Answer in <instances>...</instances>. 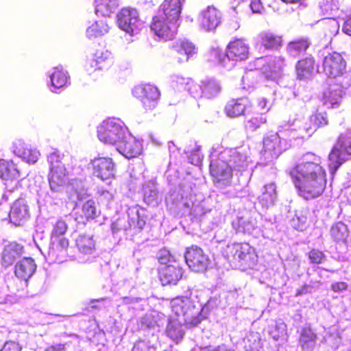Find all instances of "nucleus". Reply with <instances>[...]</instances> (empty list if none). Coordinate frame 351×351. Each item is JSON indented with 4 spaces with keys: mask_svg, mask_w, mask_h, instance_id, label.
<instances>
[{
    "mask_svg": "<svg viewBox=\"0 0 351 351\" xmlns=\"http://www.w3.org/2000/svg\"><path fill=\"white\" fill-rule=\"evenodd\" d=\"M132 94L141 101L146 110H152L156 107L160 95L158 88L151 84L135 86L132 90Z\"/></svg>",
    "mask_w": 351,
    "mask_h": 351,
    "instance_id": "obj_13",
    "label": "nucleus"
},
{
    "mask_svg": "<svg viewBox=\"0 0 351 351\" xmlns=\"http://www.w3.org/2000/svg\"><path fill=\"white\" fill-rule=\"evenodd\" d=\"M119 27L130 35L138 34L143 27L138 11L132 8H124L117 15Z\"/></svg>",
    "mask_w": 351,
    "mask_h": 351,
    "instance_id": "obj_10",
    "label": "nucleus"
},
{
    "mask_svg": "<svg viewBox=\"0 0 351 351\" xmlns=\"http://www.w3.org/2000/svg\"><path fill=\"white\" fill-rule=\"evenodd\" d=\"M256 70H261L265 77L276 80L280 75L285 65V59L281 56L274 58H259L256 60Z\"/></svg>",
    "mask_w": 351,
    "mask_h": 351,
    "instance_id": "obj_16",
    "label": "nucleus"
},
{
    "mask_svg": "<svg viewBox=\"0 0 351 351\" xmlns=\"http://www.w3.org/2000/svg\"><path fill=\"white\" fill-rule=\"evenodd\" d=\"M111 63V53L107 50H97L88 64L93 71L105 69Z\"/></svg>",
    "mask_w": 351,
    "mask_h": 351,
    "instance_id": "obj_39",
    "label": "nucleus"
},
{
    "mask_svg": "<svg viewBox=\"0 0 351 351\" xmlns=\"http://www.w3.org/2000/svg\"><path fill=\"white\" fill-rule=\"evenodd\" d=\"M173 49L178 54V61L180 63L187 62L197 53V49L191 42L186 40H179L173 45Z\"/></svg>",
    "mask_w": 351,
    "mask_h": 351,
    "instance_id": "obj_29",
    "label": "nucleus"
},
{
    "mask_svg": "<svg viewBox=\"0 0 351 351\" xmlns=\"http://www.w3.org/2000/svg\"><path fill=\"white\" fill-rule=\"evenodd\" d=\"M150 347L145 341H139L136 342L132 348V351H149Z\"/></svg>",
    "mask_w": 351,
    "mask_h": 351,
    "instance_id": "obj_63",
    "label": "nucleus"
},
{
    "mask_svg": "<svg viewBox=\"0 0 351 351\" xmlns=\"http://www.w3.org/2000/svg\"><path fill=\"white\" fill-rule=\"evenodd\" d=\"M217 298H211L207 302V303L204 306L201 305V311L212 310L214 308H215L217 306Z\"/></svg>",
    "mask_w": 351,
    "mask_h": 351,
    "instance_id": "obj_64",
    "label": "nucleus"
},
{
    "mask_svg": "<svg viewBox=\"0 0 351 351\" xmlns=\"http://www.w3.org/2000/svg\"><path fill=\"white\" fill-rule=\"evenodd\" d=\"M200 93L194 95V97H204L208 99L218 95L221 87L218 81L213 78H206L201 81L198 85Z\"/></svg>",
    "mask_w": 351,
    "mask_h": 351,
    "instance_id": "obj_36",
    "label": "nucleus"
},
{
    "mask_svg": "<svg viewBox=\"0 0 351 351\" xmlns=\"http://www.w3.org/2000/svg\"><path fill=\"white\" fill-rule=\"evenodd\" d=\"M351 157V136L341 134L328 156V167L332 173Z\"/></svg>",
    "mask_w": 351,
    "mask_h": 351,
    "instance_id": "obj_9",
    "label": "nucleus"
},
{
    "mask_svg": "<svg viewBox=\"0 0 351 351\" xmlns=\"http://www.w3.org/2000/svg\"><path fill=\"white\" fill-rule=\"evenodd\" d=\"M128 228L143 229L145 224V210L138 205L131 206L128 210ZM124 219H118L112 222L111 230L113 234H116L123 230H126L128 226L125 225Z\"/></svg>",
    "mask_w": 351,
    "mask_h": 351,
    "instance_id": "obj_11",
    "label": "nucleus"
},
{
    "mask_svg": "<svg viewBox=\"0 0 351 351\" xmlns=\"http://www.w3.org/2000/svg\"><path fill=\"white\" fill-rule=\"evenodd\" d=\"M184 324L182 319L171 316L166 326L165 332L167 336L173 341H178L181 340L184 335Z\"/></svg>",
    "mask_w": 351,
    "mask_h": 351,
    "instance_id": "obj_38",
    "label": "nucleus"
},
{
    "mask_svg": "<svg viewBox=\"0 0 351 351\" xmlns=\"http://www.w3.org/2000/svg\"><path fill=\"white\" fill-rule=\"evenodd\" d=\"M49 165L48 180L51 191L59 192L68 181L65 168V156L58 151H53L47 156Z\"/></svg>",
    "mask_w": 351,
    "mask_h": 351,
    "instance_id": "obj_5",
    "label": "nucleus"
},
{
    "mask_svg": "<svg viewBox=\"0 0 351 351\" xmlns=\"http://www.w3.org/2000/svg\"><path fill=\"white\" fill-rule=\"evenodd\" d=\"M306 125V121L297 119L282 123L279 126L278 131L286 143L287 139L304 138L306 136H311V134Z\"/></svg>",
    "mask_w": 351,
    "mask_h": 351,
    "instance_id": "obj_14",
    "label": "nucleus"
},
{
    "mask_svg": "<svg viewBox=\"0 0 351 351\" xmlns=\"http://www.w3.org/2000/svg\"><path fill=\"white\" fill-rule=\"evenodd\" d=\"M191 79L184 77L178 75H172L171 76V86L177 91H184L190 90Z\"/></svg>",
    "mask_w": 351,
    "mask_h": 351,
    "instance_id": "obj_52",
    "label": "nucleus"
},
{
    "mask_svg": "<svg viewBox=\"0 0 351 351\" xmlns=\"http://www.w3.org/2000/svg\"><path fill=\"white\" fill-rule=\"evenodd\" d=\"M185 0H165L161 5L162 11L158 14L167 19L178 22L182 11V5Z\"/></svg>",
    "mask_w": 351,
    "mask_h": 351,
    "instance_id": "obj_37",
    "label": "nucleus"
},
{
    "mask_svg": "<svg viewBox=\"0 0 351 351\" xmlns=\"http://www.w3.org/2000/svg\"><path fill=\"white\" fill-rule=\"evenodd\" d=\"M50 78L51 86H49L51 92L57 93L62 89L69 82L68 73L65 71L62 66L53 67L48 71Z\"/></svg>",
    "mask_w": 351,
    "mask_h": 351,
    "instance_id": "obj_28",
    "label": "nucleus"
},
{
    "mask_svg": "<svg viewBox=\"0 0 351 351\" xmlns=\"http://www.w3.org/2000/svg\"><path fill=\"white\" fill-rule=\"evenodd\" d=\"M75 245L82 256L81 261H90V256L95 252V241L93 237L87 234L80 235L75 240Z\"/></svg>",
    "mask_w": 351,
    "mask_h": 351,
    "instance_id": "obj_27",
    "label": "nucleus"
},
{
    "mask_svg": "<svg viewBox=\"0 0 351 351\" xmlns=\"http://www.w3.org/2000/svg\"><path fill=\"white\" fill-rule=\"evenodd\" d=\"M257 39L260 43L267 49L277 48L280 45L282 42L281 37L269 32H263L260 33L257 36Z\"/></svg>",
    "mask_w": 351,
    "mask_h": 351,
    "instance_id": "obj_48",
    "label": "nucleus"
},
{
    "mask_svg": "<svg viewBox=\"0 0 351 351\" xmlns=\"http://www.w3.org/2000/svg\"><path fill=\"white\" fill-rule=\"evenodd\" d=\"M10 149L17 157L28 163H35L40 154L36 148H32L25 144L23 140L17 138L12 141Z\"/></svg>",
    "mask_w": 351,
    "mask_h": 351,
    "instance_id": "obj_23",
    "label": "nucleus"
},
{
    "mask_svg": "<svg viewBox=\"0 0 351 351\" xmlns=\"http://www.w3.org/2000/svg\"><path fill=\"white\" fill-rule=\"evenodd\" d=\"M265 122L266 119L265 117H253L246 121L245 128L248 130L254 131Z\"/></svg>",
    "mask_w": 351,
    "mask_h": 351,
    "instance_id": "obj_55",
    "label": "nucleus"
},
{
    "mask_svg": "<svg viewBox=\"0 0 351 351\" xmlns=\"http://www.w3.org/2000/svg\"><path fill=\"white\" fill-rule=\"evenodd\" d=\"M251 109L250 101L245 97L233 99L228 102L225 107L226 114L230 117H237L244 114Z\"/></svg>",
    "mask_w": 351,
    "mask_h": 351,
    "instance_id": "obj_32",
    "label": "nucleus"
},
{
    "mask_svg": "<svg viewBox=\"0 0 351 351\" xmlns=\"http://www.w3.org/2000/svg\"><path fill=\"white\" fill-rule=\"evenodd\" d=\"M158 258L161 264H166L170 261L171 254L168 250H161L158 253Z\"/></svg>",
    "mask_w": 351,
    "mask_h": 351,
    "instance_id": "obj_62",
    "label": "nucleus"
},
{
    "mask_svg": "<svg viewBox=\"0 0 351 351\" xmlns=\"http://www.w3.org/2000/svg\"><path fill=\"white\" fill-rule=\"evenodd\" d=\"M182 204L184 208V213L191 215L195 218H201L210 211V210L205 208L204 203L202 202L189 200Z\"/></svg>",
    "mask_w": 351,
    "mask_h": 351,
    "instance_id": "obj_45",
    "label": "nucleus"
},
{
    "mask_svg": "<svg viewBox=\"0 0 351 351\" xmlns=\"http://www.w3.org/2000/svg\"><path fill=\"white\" fill-rule=\"evenodd\" d=\"M319 57L322 66L318 67V71L322 69V72L331 80L348 89L351 93V71H346V62L342 56L337 52L320 51Z\"/></svg>",
    "mask_w": 351,
    "mask_h": 351,
    "instance_id": "obj_2",
    "label": "nucleus"
},
{
    "mask_svg": "<svg viewBox=\"0 0 351 351\" xmlns=\"http://www.w3.org/2000/svg\"><path fill=\"white\" fill-rule=\"evenodd\" d=\"M307 122V128L310 134L312 135L317 128L324 126L328 124L327 116L326 112H316L309 117Z\"/></svg>",
    "mask_w": 351,
    "mask_h": 351,
    "instance_id": "obj_50",
    "label": "nucleus"
},
{
    "mask_svg": "<svg viewBox=\"0 0 351 351\" xmlns=\"http://www.w3.org/2000/svg\"><path fill=\"white\" fill-rule=\"evenodd\" d=\"M321 158L306 153L293 167L288 170L300 196L305 199L316 198L324 191L326 171L321 165Z\"/></svg>",
    "mask_w": 351,
    "mask_h": 351,
    "instance_id": "obj_1",
    "label": "nucleus"
},
{
    "mask_svg": "<svg viewBox=\"0 0 351 351\" xmlns=\"http://www.w3.org/2000/svg\"><path fill=\"white\" fill-rule=\"evenodd\" d=\"M118 5V0H95V10L98 16H109Z\"/></svg>",
    "mask_w": 351,
    "mask_h": 351,
    "instance_id": "obj_44",
    "label": "nucleus"
},
{
    "mask_svg": "<svg viewBox=\"0 0 351 351\" xmlns=\"http://www.w3.org/2000/svg\"><path fill=\"white\" fill-rule=\"evenodd\" d=\"M69 240L65 237H51L48 256L53 262L62 263L67 254Z\"/></svg>",
    "mask_w": 351,
    "mask_h": 351,
    "instance_id": "obj_25",
    "label": "nucleus"
},
{
    "mask_svg": "<svg viewBox=\"0 0 351 351\" xmlns=\"http://www.w3.org/2000/svg\"><path fill=\"white\" fill-rule=\"evenodd\" d=\"M67 228L66 223L63 219H59L53 225L51 237H64V234L66 233Z\"/></svg>",
    "mask_w": 351,
    "mask_h": 351,
    "instance_id": "obj_53",
    "label": "nucleus"
},
{
    "mask_svg": "<svg viewBox=\"0 0 351 351\" xmlns=\"http://www.w3.org/2000/svg\"><path fill=\"white\" fill-rule=\"evenodd\" d=\"M188 158L191 164L194 165H198L203 158V156L200 153L199 148L196 147L191 152L190 155L188 156Z\"/></svg>",
    "mask_w": 351,
    "mask_h": 351,
    "instance_id": "obj_57",
    "label": "nucleus"
},
{
    "mask_svg": "<svg viewBox=\"0 0 351 351\" xmlns=\"http://www.w3.org/2000/svg\"><path fill=\"white\" fill-rule=\"evenodd\" d=\"M20 344L14 341H6L0 351H21Z\"/></svg>",
    "mask_w": 351,
    "mask_h": 351,
    "instance_id": "obj_60",
    "label": "nucleus"
},
{
    "mask_svg": "<svg viewBox=\"0 0 351 351\" xmlns=\"http://www.w3.org/2000/svg\"><path fill=\"white\" fill-rule=\"evenodd\" d=\"M143 199L147 204H156L158 191L154 180L145 182L143 185Z\"/></svg>",
    "mask_w": 351,
    "mask_h": 351,
    "instance_id": "obj_46",
    "label": "nucleus"
},
{
    "mask_svg": "<svg viewBox=\"0 0 351 351\" xmlns=\"http://www.w3.org/2000/svg\"><path fill=\"white\" fill-rule=\"evenodd\" d=\"M82 212L86 219H94L97 216V210L93 200H88L82 206Z\"/></svg>",
    "mask_w": 351,
    "mask_h": 351,
    "instance_id": "obj_54",
    "label": "nucleus"
},
{
    "mask_svg": "<svg viewBox=\"0 0 351 351\" xmlns=\"http://www.w3.org/2000/svg\"><path fill=\"white\" fill-rule=\"evenodd\" d=\"M309 45L310 42L307 38L298 39L288 44L287 51L290 56L297 57L304 53Z\"/></svg>",
    "mask_w": 351,
    "mask_h": 351,
    "instance_id": "obj_49",
    "label": "nucleus"
},
{
    "mask_svg": "<svg viewBox=\"0 0 351 351\" xmlns=\"http://www.w3.org/2000/svg\"><path fill=\"white\" fill-rule=\"evenodd\" d=\"M221 12L214 6L202 10L197 19L199 28L206 32H213L221 24Z\"/></svg>",
    "mask_w": 351,
    "mask_h": 351,
    "instance_id": "obj_18",
    "label": "nucleus"
},
{
    "mask_svg": "<svg viewBox=\"0 0 351 351\" xmlns=\"http://www.w3.org/2000/svg\"><path fill=\"white\" fill-rule=\"evenodd\" d=\"M346 92L350 94L348 89L341 87L337 84L335 81L330 82L329 87L324 93V100L325 104L333 108L334 105L339 103L343 96V94H345Z\"/></svg>",
    "mask_w": 351,
    "mask_h": 351,
    "instance_id": "obj_33",
    "label": "nucleus"
},
{
    "mask_svg": "<svg viewBox=\"0 0 351 351\" xmlns=\"http://www.w3.org/2000/svg\"><path fill=\"white\" fill-rule=\"evenodd\" d=\"M215 145L220 151V159H226L236 174L240 173L242 175L243 173H246L247 176L250 174L247 172V168L252 163L249 147L242 146L237 148H224L218 144Z\"/></svg>",
    "mask_w": 351,
    "mask_h": 351,
    "instance_id": "obj_6",
    "label": "nucleus"
},
{
    "mask_svg": "<svg viewBox=\"0 0 351 351\" xmlns=\"http://www.w3.org/2000/svg\"><path fill=\"white\" fill-rule=\"evenodd\" d=\"M320 9L324 15L330 17L328 23L330 27L337 31L339 25L337 21L334 19L339 10V2L337 0H322L320 3Z\"/></svg>",
    "mask_w": 351,
    "mask_h": 351,
    "instance_id": "obj_40",
    "label": "nucleus"
},
{
    "mask_svg": "<svg viewBox=\"0 0 351 351\" xmlns=\"http://www.w3.org/2000/svg\"><path fill=\"white\" fill-rule=\"evenodd\" d=\"M279 131L269 133L263 139V156L268 161L277 158L288 147L287 143L282 141Z\"/></svg>",
    "mask_w": 351,
    "mask_h": 351,
    "instance_id": "obj_15",
    "label": "nucleus"
},
{
    "mask_svg": "<svg viewBox=\"0 0 351 351\" xmlns=\"http://www.w3.org/2000/svg\"><path fill=\"white\" fill-rule=\"evenodd\" d=\"M182 269L177 264L166 265L160 272V281L163 285H176L182 278Z\"/></svg>",
    "mask_w": 351,
    "mask_h": 351,
    "instance_id": "obj_35",
    "label": "nucleus"
},
{
    "mask_svg": "<svg viewBox=\"0 0 351 351\" xmlns=\"http://www.w3.org/2000/svg\"><path fill=\"white\" fill-rule=\"evenodd\" d=\"M37 265L35 261L31 257H24L15 265L14 274L20 280L27 285L28 280L36 271Z\"/></svg>",
    "mask_w": 351,
    "mask_h": 351,
    "instance_id": "obj_26",
    "label": "nucleus"
},
{
    "mask_svg": "<svg viewBox=\"0 0 351 351\" xmlns=\"http://www.w3.org/2000/svg\"><path fill=\"white\" fill-rule=\"evenodd\" d=\"M276 198V186L274 183H269L263 186L258 202L262 207L269 208L274 204Z\"/></svg>",
    "mask_w": 351,
    "mask_h": 351,
    "instance_id": "obj_42",
    "label": "nucleus"
},
{
    "mask_svg": "<svg viewBox=\"0 0 351 351\" xmlns=\"http://www.w3.org/2000/svg\"><path fill=\"white\" fill-rule=\"evenodd\" d=\"M184 258L189 267L195 272L204 271L209 263L208 256L197 246L187 248Z\"/></svg>",
    "mask_w": 351,
    "mask_h": 351,
    "instance_id": "obj_19",
    "label": "nucleus"
},
{
    "mask_svg": "<svg viewBox=\"0 0 351 351\" xmlns=\"http://www.w3.org/2000/svg\"><path fill=\"white\" fill-rule=\"evenodd\" d=\"M315 61L312 57H307L298 62L295 70L300 80L308 78L313 72Z\"/></svg>",
    "mask_w": 351,
    "mask_h": 351,
    "instance_id": "obj_43",
    "label": "nucleus"
},
{
    "mask_svg": "<svg viewBox=\"0 0 351 351\" xmlns=\"http://www.w3.org/2000/svg\"><path fill=\"white\" fill-rule=\"evenodd\" d=\"M70 186L75 191L77 197H80L84 194L85 186L82 179H73L70 183Z\"/></svg>",
    "mask_w": 351,
    "mask_h": 351,
    "instance_id": "obj_56",
    "label": "nucleus"
},
{
    "mask_svg": "<svg viewBox=\"0 0 351 351\" xmlns=\"http://www.w3.org/2000/svg\"><path fill=\"white\" fill-rule=\"evenodd\" d=\"M271 106V102L269 99L265 97H261L258 101V107L262 113L267 112Z\"/></svg>",
    "mask_w": 351,
    "mask_h": 351,
    "instance_id": "obj_58",
    "label": "nucleus"
},
{
    "mask_svg": "<svg viewBox=\"0 0 351 351\" xmlns=\"http://www.w3.org/2000/svg\"><path fill=\"white\" fill-rule=\"evenodd\" d=\"M115 147L124 157L132 158L141 154L143 144L141 140L136 138L128 132Z\"/></svg>",
    "mask_w": 351,
    "mask_h": 351,
    "instance_id": "obj_20",
    "label": "nucleus"
},
{
    "mask_svg": "<svg viewBox=\"0 0 351 351\" xmlns=\"http://www.w3.org/2000/svg\"><path fill=\"white\" fill-rule=\"evenodd\" d=\"M93 169V175L105 181L114 177L116 169L112 159L108 157H97L91 160L88 164Z\"/></svg>",
    "mask_w": 351,
    "mask_h": 351,
    "instance_id": "obj_17",
    "label": "nucleus"
},
{
    "mask_svg": "<svg viewBox=\"0 0 351 351\" xmlns=\"http://www.w3.org/2000/svg\"><path fill=\"white\" fill-rule=\"evenodd\" d=\"M226 58H228L226 52L224 53L219 47H211L206 54L208 62L230 70L234 66V62Z\"/></svg>",
    "mask_w": 351,
    "mask_h": 351,
    "instance_id": "obj_34",
    "label": "nucleus"
},
{
    "mask_svg": "<svg viewBox=\"0 0 351 351\" xmlns=\"http://www.w3.org/2000/svg\"><path fill=\"white\" fill-rule=\"evenodd\" d=\"M178 27L177 21L167 19L165 15L158 14L153 17L151 29L156 36L165 40H172Z\"/></svg>",
    "mask_w": 351,
    "mask_h": 351,
    "instance_id": "obj_12",
    "label": "nucleus"
},
{
    "mask_svg": "<svg viewBox=\"0 0 351 351\" xmlns=\"http://www.w3.org/2000/svg\"><path fill=\"white\" fill-rule=\"evenodd\" d=\"M24 253V247L22 245L16 242L6 245L1 254L2 265L5 267L12 265L16 260Z\"/></svg>",
    "mask_w": 351,
    "mask_h": 351,
    "instance_id": "obj_30",
    "label": "nucleus"
},
{
    "mask_svg": "<svg viewBox=\"0 0 351 351\" xmlns=\"http://www.w3.org/2000/svg\"><path fill=\"white\" fill-rule=\"evenodd\" d=\"M229 60L236 63L237 61L245 60L250 55L249 45L243 39H235L230 41L226 49Z\"/></svg>",
    "mask_w": 351,
    "mask_h": 351,
    "instance_id": "obj_24",
    "label": "nucleus"
},
{
    "mask_svg": "<svg viewBox=\"0 0 351 351\" xmlns=\"http://www.w3.org/2000/svg\"><path fill=\"white\" fill-rule=\"evenodd\" d=\"M262 0H252L250 7L253 13L261 14L263 10Z\"/></svg>",
    "mask_w": 351,
    "mask_h": 351,
    "instance_id": "obj_61",
    "label": "nucleus"
},
{
    "mask_svg": "<svg viewBox=\"0 0 351 351\" xmlns=\"http://www.w3.org/2000/svg\"><path fill=\"white\" fill-rule=\"evenodd\" d=\"M110 26L107 20L101 19L94 21L86 29V36L88 39L93 40L101 37L109 32Z\"/></svg>",
    "mask_w": 351,
    "mask_h": 351,
    "instance_id": "obj_41",
    "label": "nucleus"
},
{
    "mask_svg": "<svg viewBox=\"0 0 351 351\" xmlns=\"http://www.w3.org/2000/svg\"><path fill=\"white\" fill-rule=\"evenodd\" d=\"M210 158V172L215 185L220 188L229 186L234 171L226 159H220V151L215 145L212 148Z\"/></svg>",
    "mask_w": 351,
    "mask_h": 351,
    "instance_id": "obj_7",
    "label": "nucleus"
},
{
    "mask_svg": "<svg viewBox=\"0 0 351 351\" xmlns=\"http://www.w3.org/2000/svg\"><path fill=\"white\" fill-rule=\"evenodd\" d=\"M330 234L336 241H345L348 237L347 226L342 222L336 223L330 228Z\"/></svg>",
    "mask_w": 351,
    "mask_h": 351,
    "instance_id": "obj_51",
    "label": "nucleus"
},
{
    "mask_svg": "<svg viewBox=\"0 0 351 351\" xmlns=\"http://www.w3.org/2000/svg\"><path fill=\"white\" fill-rule=\"evenodd\" d=\"M128 132L121 119L108 118L97 128V136L101 142L116 147Z\"/></svg>",
    "mask_w": 351,
    "mask_h": 351,
    "instance_id": "obj_8",
    "label": "nucleus"
},
{
    "mask_svg": "<svg viewBox=\"0 0 351 351\" xmlns=\"http://www.w3.org/2000/svg\"><path fill=\"white\" fill-rule=\"evenodd\" d=\"M29 207L24 198H19L11 206L9 213L10 221L14 225L22 226L29 219Z\"/></svg>",
    "mask_w": 351,
    "mask_h": 351,
    "instance_id": "obj_21",
    "label": "nucleus"
},
{
    "mask_svg": "<svg viewBox=\"0 0 351 351\" xmlns=\"http://www.w3.org/2000/svg\"><path fill=\"white\" fill-rule=\"evenodd\" d=\"M316 339V335L311 328H304L300 337V344L302 350L304 351H312L315 347Z\"/></svg>",
    "mask_w": 351,
    "mask_h": 351,
    "instance_id": "obj_47",
    "label": "nucleus"
},
{
    "mask_svg": "<svg viewBox=\"0 0 351 351\" xmlns=\"http://www.w3.org/2000/svg\"><path fill=\"white\" fill-rule=\"evenodd\" d=\"M308 256L312 263L317 264L321 263L325 258L323 252L317 250L311 251Z\"/></svg>",
    "mask_w": 351,
    "mask_h": 351,
    "instance_id": "obj_59",
    "label": "nucleus"
},
{
    "mask_svg": "<svg viewBox=\"0 0 351 351\" xmlns=\"http://www.w3.org/2000/svg\"><path fill=\"white\" fill-rule=\"evenodd\" d=\"M171 308L175 316L189 326H197L202 319L201 304L190 297L179 296L172 299Z\"/></svg>",
    "mask_w": 351,
    "mask_h": 351,
    "instance_id": "obj_3",
    "label": "nucleus"
},
{
    "mask_svg": "<svg viewBox=\"0 0 351 351\" xmlns=\"http://www.w3.org/2000/svg\"><path fill=\"white\" fill-rule=\"evenodd\" d=\"M232 225L237 233L252 234L258 230L256 219L249 215L238 217L232 221Z\"/></svg>",
    "mask_w": 351,
    "mask_h": 351,
    "instance_id": "obj_31",
    "label": "nucleus"
},
{
    "mask_svg": "<svg viewBox=\"0 0 351 351\" xmlns=\"http://www.w3.org/2000/svg\"><path fill=\"white\" fill-rule=\"evenodd\" d=\"M19 171L12 161L0 159V178L4 180L6 189L12 192L19 186Z\"/></svg>",
    "mask_w": 351,
    "mask_h": 351,
    "instance_id": "obj_22",
    "label": "nucleus"
},
{
    "mask_svg": "<svg viewBox=\"0 0 351 351\" xmlns=\"http://www.w3.org/2000/svg\"><path fill=\"white\" fill-rule=\"evenodd\" d=\"M225 256L231 266L235 269L251 268L257 261L255 250L247 243L228 245Z\"/></svg>",
    "mask_w": 351,
    "mask_h": 351,
    "instance_id": "obj_4",
    "label": "nucleus"
}]
</instances>
